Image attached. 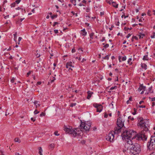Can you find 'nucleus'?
I'll use <instances>...</instances> for the list:
<instances>
[{
	"label": "nucleus",
	"instance_id": "obj_1",
	"mask_svg": "<svg viewBox=\"0 0 155 155\" xmlns=\"http://www.w3.org/2000/svg\"><path fill=\"white\" fill-rule=\"evenodd\" d=\"M141 134H136V133L131 130H126L123 132L121 136L123 140L127 139V143L125 144V147H128L130 145V147L134 144L132 143L131 140L136 138L138 140H146L147 139V137L143 132Z\"/></svg>",
	"mask_w": 155,
	"mask_h": 155
},
{
	"label": "nucleus",
	"instance_id": "obj_2",
	"mask_svg": "<svg viewBox=\"0 0 155 155\" xmlns=\"http://www.w3.org/2000/svg\"><path fill=\"white\" fill-rule=\"evenodd\" d=\"M122 127H116L114 128V131H112L110 132L108 136H106V140L110 142H113L114 141V134L120 133Z\"/></svg>",
	"mask_w": 155,
	"mask_h": 155
},
{
	"label": "nucleus",
	"instance_id": "obj_3",
	"mask_svg": "<svg viewBox=\"0 0 155 155\" xmlns=\"http://www.w3.org/2000/svg\"><path fill=\"white\" fill-rule=\"evenodd\" d=\"M140 146L137 143H134L130 148V153L131 154L136 155L140 152Z\"/></svg>",
	"mask_w": 155,
	"mask_h": 155
},
{
	"label": "nucleus",
	"instance_id": "obj_4",
	"mask_svg": "<svg viewBox=\"0 0 155 155\" xmlns=\"http://www.w3.org/2000/svg\"><path fill=\"white\" fill-rule=\"evenodd\" d=\"M64 130L66 133L71 134L74 137L76 136L77 135L76 132L77 128H74V129H72L71 127V128H70V127H69V128H68L66 126H64Z\"/></svg>",
	"mask_w": 155,
	"mask_h": 155
},
{
	"label": "nucleus",
	"instance_id": "obj_5",
	"mask_svg": "<svg viewBox=\"0 0 155 155\" xmlns=\"http://www.w3.org/2000/svg\"><path fill=\"white\" fill-rule=\"evenodd\" d=\"M137 119L138 120L137 126L141 128L145 129V130H147V126L143 118L141 117H137Z\"/></svg>",
	"mask_w": 155,
	"mask_h": 155
},
{
	"label": "nucleus",
	"instance_id": "obj_6",
	"mask_svg": "<svg viewBox=\"0 0 155 155\" xmlns=\"http://www.w3.org/2000/svg\"><path fill=\"white\" fill-rule=\"evenodd\" d=\"M81 122V124L79 126V128L81 129V130H84L86 131H88L90 128L91 126V124L90 122H87V123H86L84 122H82L81 120H80Z\"/></svg>",
	"mask_w": 155,
	"mask_h": 155
},
{
	"label": "nucleus",
	"instance_id": "obj_7",
	"mask_svg": "<svg viewBox=\"0 0 155 155\" xmlns=\"http://www.w3.org/2000/svg\"><path fill=\"white\" fill-rule=\"evenodd\" d=\"M154 137L151 136L150 142H149L147 145V149L150 150H153L155 148V141L154 140Z\"/></svg>",
	"mask_w": 155,
	"mask_h": 155
},
{
	"label": "nucleus",
	"instance_id": "obj_8",
	"mask_svg": "<svg viewBox=\"0 0 155 155\" xmlns=\"http://www.w3.org/2000/svg\"><path fill=\"white\" fill-rule=\"evenodd\" d=\"M117 124L118 127H123L124 125V120L123 121L121 117H119L117 120Z\"/></svg>",
	"mask_w": 155,
	"mask_h": 155
},
{
	"label": "nucleus",
	"instance_id": "obj_9",
	"mask_svg": "<svg viewBox=\"0 0 155 155\" xmlns=\"http://www.w3.org/2000/svg\"><path fill=\"white\" fill-rule=\"evenodd\" d=\"M80 33L81 35L84 36H86L87 34L85 29H83L81 30L80 31Z\"/></svg>",
	"mask_w": 155,
	"mask_h": 155
},
{
	"label": "nucleus",
	"instance_id": "obj_10",
	"mask_svg": "<svg viewBox=\"0 0 155 155\" xmlns=\"http://www.w3.org/2000/svg\"><path fill=\"white\" fill-rule=\"evenodd\" d=\"M102 106L101 105H100L99 107L97 108V112H100L102 111Z\"/></svg>",
	"mask_w": 155,
	"mask_h": 155
},
{
	"label": "nucleus",
	"instance_id": "obj_11",
	"mask_svg": "<svg viewBox=\"0 0 155 155\" xmlns=\"http://www.w3.org/2000/svg\"><path fill=\"white\" fill-rule=\"evenodd\" d=\"M146 89V87L144 86L143 85H141L139 89L138 90H139L140 91L141 90L142 91H145Z\"/></svg>",
	"mask_w": 155,
	"mask_h": 155
},
{
	"label": "nucleus",
	"instance_id": "obj_12",
	"mask_svg": "<svg viewBox=\"0 0 155 155\" xmlns=\"http://www.w3.org/2000/svg\"><path fill=\"white\" fill-rule=\"evenodd\" d=\"M141 66L142 68H143L145 70L147 69V65L145 63H141Z\"/></svg>",
	"mask_w": 155,
	"mask_h": 155
},
{
	"label": "nucleus",
	"instance_id": "obj_13",
	"mask_svg": "<svg viewBox=\"0 0 155 155\" xmlns=\"http://www.w3.org/2000/svg\"><path fill=\"white\" fill-rule=\"evenodd\" d=\"M112 5L113 7H114L117 8L118 7V4H117L115 2H112Z\"/></svg>",
	"mask_w": 155,
	"mask_h": 155
},
{
	"label": "nucleus",
	"instance_id": "obj_14",
	"mask_svg": "<svg viewBox=\"0 0 155 155\" xmlns=\"http://www.w3.org/2000/svg\"><path fill=\"white\" fill-rule=\"evenodd\" d=\"M38 101H35L34 102V104L36 106V108H37L38 106H39L40 105V104L38 103Z\"/></svg>",
	"mask_w": 155,
	"mask_h": 155
},
{
	"label": "nucleus",
	"instance_id": "obj_15",
	"mask_svg": "<svg viewBox=\"0 0 155 155\" xmlns=\"http://www.w3.org/2000/svg\"><path fill=\"white\" fill-rule=\"evenodd\" d=\"M143 60H148L149 58H148V55H145L144 56L143 58Z\"/></svg>",
	"mask_w": 155,
	"mask_h": 155
},
{
	"label": "nucleus",
	"instance_id": "obj_16",
	"mask_svg": "<svg viewBox=\"0 0 155 155\" xmlns=\"http://www.w3.org/2000/svg\"><path fill=\"white\" fill-rule=\"evenodd\" d=\"M81 59V57H80L78 60L79 61H81V62L82 63H83L84 61H86V59L84 58H83L82 60Z\"/></svg>",
	"mask_w": 155,
	"mask_h": 155
},
{
	"label": "nucleus",
	"instance_id": "obj_17",
	"mask_svg": "<svg viewBox=\"0 0 155 155\" xmlns=\"http://www.w3.org/2000/svg\"><path fill=\"white\" fill-rule=\"evenodd\" d=\"M54 146L55 145L54 143H51L49 145V149H53L54 148Z\"/></svg>",
	"mask_w": 155,
	"mask_h": 155
},
{
	"label": "nucleus",
	"instance_id": "obj_18",
	"mask_svg": "<svg viewBox=\"0 0 155 155\" xmlns=\"http://www.w3.org/2000/svg\"><path fill=\"white\" fill-rule=\"evenodd\" d=\"M39 151L38 153L40 155H42V150L41 147H40L39 148Z\"/></svg>",
	"mask_w": 155,
	"mask_h": 155
},
{
	"label": "nucleus",
	"instance_id": "obj_19",
	"mask_svg": "<svg viewBox=\"0 0 155 155\" xmlns=\"http://www.w3.org/2000/svg\"><path fill=\"white\" fill-rule=\"evenodd\" d=\"M14 140L15 142H18L19 143H20L21 142L20 140H19L18 138H15V139Z\"/></svg>",
	"mask_w": 155,
	"mask_h": 155
},
{
	"label": "nucleus",
	"instance_id": "obj_20",
	"mask_svg": "<svg viewBox=\"0 0 155 155\" xmlns=\"http://www.w3.org/2000/svg\"><path fill=\"white\" fill-rule=\"evenodd\" d=\"M132 61V58H129L127 61L128 63L130 65H131L132 63L131 61Z\"/></svg>",
	"mask_w": 155,
	"mask_h": 155
},
{
	"label": "nucleus",
	"instance_id": "obj_21",
	"mask_svg": "<svg viewBox=\"0 0 155 155\" xmlns=\"http://www.w3.org/2000/svg\"><path fill=\"white\" fill-rule=\"evenodd\" d=\"M140 38H142L144 36V35L141 33H140L139 35Z\"/></svg>",
	"mask_w": 155,
	"mask_h": 155
},
{
	"label": "nucleus",
	"instance_id": "obj_22",
	"mask_svg": "<svg viewBox=\"0 0 155 155\" xmlns=\"http://www.w3.org/2000/svg\"><path fill=\"white\" fill-rule=\"evenodd\" d=\"M109 55H106L105 57H103L102 58L103 59L108 60L109 59Z\"/></svg>",
	"mask_w": 155,
	"mask_h": 155
},
{
	"label": "nucleus",
	"instance_id": "obj_23",
	"mask_svg": "<svg viewBox=\"0 0 155 155\" xmlns=\"http://www.w3.org/2000/svg\"><path fill=\"white\" fill-rule=\"evenodd\" d=\"M76 0H71V2L74 4V5H76Z\"/></svg>",
	"mask_w": 155,
	"mask_h": 155
},
{
	"label": "nucleus",
	"instance_id": "obj_24",
	"mask_svg": "<svg viewBox=\"0 0 155 155\" xmlns=\"http://www.w3.org/2000/svg\"><path fill=\"white\" fill-rule=\"evenodd\" d=\"M57 16L58 15H54L51 16V17L52 19H53L54 18H57Z\"/></svg>",
	"mask_w": 155,
	"mask_h": 155
},
{
	"label": "nucleus",
	"instance_id": "obj_25",
	"mask_svg": "<svg viewBox=\"0 0 155 155\" xmlns=\"http://www.w3.org/2000/svg\"><path fill=\"white\" fill-rule=\"evenodd\" d=\"M16 5V3L15 2H14L11 5V8L14 7Z\"/></svg>",
	"mask_w": 155,
	"mask_h": 155
},
{
	"label": "nucleus",
	"instance_id": "obj_26",
	"mask_svg": "<svg viewBox=\"0 0 155 155\" xmlns=\"http://www.w3.org/2000/svg\"><path fill=\"white\" fill-rule=\"evenodd\" d=\"M134 112L132 113V114L134 115H135L136 114V112H137V109L135 108H134Z\"/></svg>",
	"mask_w": 155,
	"mask_h": 155
},
{
	"label": "nucleus",
	"instance_id": "obj_27",
	"mask_svg": "<svg viewBox=\"0 0 155 155\" xmlns=\"http://www.w3.org/2000/svg\"><path fill=\"white\" fill-rule=\"evenodd\" d=\"M99 105H100L97 104H93L94 106L96 108H97L98 107H99Z\"/></svg>",
	"mask_w": 155,
	"mask_h": 155
},
{
	"label": "nucleus",
	"instance_id": "obj_28",
	"mask_svg": "<svg viewBox=\"0 0 155 155\" xmlns=\"http://www.w3.org/2000/svg\"><path fill=\"white\" fill-rule=\"evenodd\" d=\"M15 80V78L14 77H13L12 78V79L11 80V82L12 83H13L14 82V81Z\"/></svg>",
	"mask_w": 155,
	"mask_h": 155
},
{
	"label": "nucleus",
	"instance_id": "obj_29",
	"mask_svg": "<svg viewBox=\"0 0 155 155\" xmlns=\"http://www.w3.org/2000/svg\"><path fill=\"white\" fill-rule=\"evenodd\" d=\"M117 87L116 86H115L114 87H112L110 88V90H112L114 89H116L117 88Z\"/></svg>",
	"mask_w": 155,
	"mask_h": 155
},
{
	"label": "nucleus",
	"instance_id": "obj_30",
	"mask_svg": "<svg viewBox=\"0 0 155 155\" xmlns=\"http://www.w3.org/2000/svg\"><path fill=\"white\" fill-rule=\"evenodd\" d=\"M152 87H149V88H148V92H147V93L146 92L145 94H148L149 92H150V91H151V88H152Z\"/></svg>",
	"mask_w": 155,
	"mask_h": 155
},
{
	"label": "nucleus",
	"instance_id": "obj_31",
	"mask_svg": "<svg viewBox=\"0 0 155 155\" xmlns=\"http://www.w3.org/2000/svg\"><path fill=\"white\" fill-rule=\"evenodd\" d=\"M54 134L55 136H58L60 135V134L58 133L57 131H55L54 132Z\"/></svg>",
	"mask_w": 155,
	"mask_h": 155
},
{
	"label": "nucleus",
	"instance_id": "obj_32",
	"mask_svg": "<svg viewBox=\"0 0 155 155\" xmlns=\"http://www.w3.org/2000/svg\"><path fill=\"white\" fill-rule=\"evenodd\" d=\"M128 119H130L132 120H134V118L133 117H132L131 116H129L128 117Z\"/></svg>",
	"mask_w": 155,
	"mask_h": 155
},
{
	"label": "nucleus",
	"instance_id": "obj_33",
	"mask_svg": "<svg viewBox=\"0 0 155 155\" xmlns=\"http://www.w3.org/2000/svg\"><path fill=\"white\" fill-rule=\"evenodd\" d=\"M55 80V78L54 77H53V79L51 80V81H50L51 83H53Z\"/></svg>",
	"mask_w": 155,
	"mask_h": 155
},
{
	"label": "nucleus",
	"instance_id": "obj_34",
	"mask_svg": "<svg viewBox=\"0 0 155 155\" xmlns=\"http://www.w3.org/2000/svg\"><path fill=\"white\" fill-rule=\"evenodd\" d=\"M71 66L70 63H67L66 65V68H68L69 66Z\"/></svg>",
	"mask_w": 155,
	"mask_h": 155
},
{
	"label": "nucleus",
	"instance_id": "obj_35",
	"mask_svg": "<svg viewBox=\"0 0 155 155\" xmlns=\"http://www.w3.org/2000/svg\"><path fill=\"white\" fill-rule=\"evenodd\" d=\"M94 33H91L90 35V38L92 39H93V37L94 36Z\"/></svg>",
	"mask_w": 155,
	"mask_h": 155
},
{
	"label": "nucleus",
	"instance_id": "obj_36",
	"mask_svg": "<svg viewBox=\"0 0 155 155\" xmlns=\"http://www.w3.org/2000/svg\"><path fill=\"white\" fill-rule=\"evenodd\" d=\"M76 105V103H71V104L70 106L71 107H73L74 106H75Z\"/></svg>",
	"mask_w": 155,
	"mask_h": 155
},
{
	"label": "nucleus",
	"instance_id": "obj_37",
	"mask_svg": "<svg viewBox=\"0 0 155 155\" xmlns=\"http://www.w3.org/2000/svg\"><path fill=\"white\" fill-rule=\"evenodd\" d=\"M127 57L126 56H125L124 57H123L122 58V61H125L126 60Z\"/></svg>",
	"mask_w": 155,
	"mask_h": 155
},
{
	"label": "nucleus",
	"instance_id": "obj_38",
	"mask_svg": "<svg viewBox=\"0 0 155 155\" xmlns=\"http://www.w3.org/2000/svg\"><path fill=\"white\" fill-rule=\"evenodd\" d=\"M155 32H154L153 33V35H151L150 36V37L151 38H155Z\"/></svg>",
	"mask_w": 155,
	"mask_h": 155
},
{
	"label": "nucleus",
	"instance_id": "obj_39",
	"mask_svg": "<svg viewBox=\"0 0 155 155\" xmlns=\"http://www.w3.org/2000/svg\"><path fill=\"white\" fill-rule=\"evenodd\" d=\"M132 29V28H127L126 27H125L124 28V29L125 30H128V29H129V30H131Z\"/></svg>",
	"mask_w": 155,
	"mask_h": 155
},
{
	"label": "nucleus",
	"instance_id": "obj_40",
	"mask_svg": "<svg viewBox=\"0 0 155 155\" xmlns=\"http://www.w3.org/2000/svg\"><path fill=\"white\" fill-rule=\"evenodd\" d=\"M81 143L82 144H84L85 143V141L84 140H82L81 141Z\"/></svg>",
	"mask_w": 155,
	"mask_h": 155
},
{
	"label": "nucleus",
	"instance_id": "obj_41",
	"mask_svg": "<svg viewBox=\"0 0 155 155\" xmlns=\"http://www.w3.org/2000/svg\"><path fill=\"white\" fill-rule=\"evenodd\" d=\"M109 44H106L104 46V47L105 48H107L109 47Z\"/></svg>",
	"mask_w": 155,
	"mask_h": 155
},
{
	"label": "nucleus",
	"instance_id": "obj_42",
	"mask_svg": "<svg viewBox=\"0 0 155 155\" xmlns=\"http://www.w3.org/2000/svg\"><path fill=\"white\" fill-rule=\"evenodd\" d=\"M138 107L140 108H145V105H139Z\"/></svg>",
	"mask_w": 155,
	"mask_h": 155
},
{
	"label": "nucleus",
	"instance_id": "obj_43",
	"mask_svg": "<svg viewBox=\"0 0 155 155\" xmlns=\"http://www.w3.org/2000/svg\"><path fill=\"white\" fill-rule=\"evenodd\" d=\"M21 0H16L15 1V2L18 4L20 2Z\"/></svg>",
	"mask_w": 155,
	"mask_h": 155
},
{
	"label": "nucleus",
	"instance_id": "obj_44",
	"mask_svg": "<svg viewBox=\"0 0 155 155\" xmlns=\"http://www.w3.org/2000/svg\"><path fill=\"white\" fill-rule=\"evenodd\" d=\"M39 111H38L37 110H35V111L34 112V113L35 114H38V113H39Z\"/></svg>",
	"mask_w": 155,
	"mask_h": 155
},
{
	"label": "nucleus",
	"instance_id": "obj_45",
	"mask_svg": "<svg viewBox=\"0 0 155 155\" xmlns=\"http://www.w3.org/2000/svg\"><path fill=\"white\" fill-rule=\"evenodd\" d=\"M58 23H59L57 22H55L53 25V26H54L58 24Z\"/></svg>",
	"mask_w": 155,
	"mask_h": 155
},
{
	"label": "nucleus",
	"instance_id": "obj_46",
	"mask_svg": "<svg viewBox=\"0 0 155 155\" xmlns=\"http://www.w3.org/2000/svg\"><path fill=\"white\" fill-rule=\"evenodd\" d=\"M86 1L85 0H83L82 1V3L83 4H84V5L85 4H86Z\"/></svg>",
	"mask_w": 155,
	"mask_h": 155
},
{
	"label": "nucleus",
	"instance_id": "obj_47",
	"mask_svg": "<svg viewBox=\"0 0 155 155\" xmlns=\"http://www.w3.org/2000/svg\"><path fill=\"white\" fill-rule=\"evenodd\" d=\"M90 9L89 8H87L86 9V11L87 12H89L90 11Z\"/></svg>",
	"mask_w": 155,
	"mask_h": 155
},
{
	"label": "nucleus",
	"instance_id": "obj_48",
	"mask_svg": "<svg viewBox=\"0 0 155 155\" xmlns=\"http://www.w3.org/2000/svg\"><path fill=\"white\" fill-rule=\"evenodd\" d=\"M131 35V34L129 33L127 35L126 37L127 38H128L130 37V36Z\"/></svg>",
	"mask_w": 155,
	"mask_h": 155
},
{
	"label": "nucleus",
	"instance_id": "obj_49",
	"mask_svg": "<svg viewBox=\"0 0 155 155\" xmlns=\"http://www.w3.org/2000/svg\"><path fill=\"white\" fill-rule=\"evenodd\" d=\"M45 114L43 112H42L41 114H40V116L41 117L42 116H44L45 115Z\"/></svg>",
	"mask_w": 155,
	"mask_h": 155
},
{
	"label": "nucleus",
	"instance_id": "obj_50",
	"mask_svg": "<svg viewBox=\"0 0 155 155\" xmlns=\"http://www.w3.org/2000/svg\"><path fill=\"white\" fill-rule=\"evenodd\" d=\"M54 31L55 34H57L58 32V30H54Z\"/></svg>",
	"mask_w": 155,
	"mask_h": 155
},
{
	"label": "nucleus",
	"instance_id": "obj_51",
	"mask_svg": "<svg viewBox=\"0 0 155 155\" xmlns=\"http://www.w3.org/2000/svg\"><path fill=\"white\" fill-rule=\"evenodd\" d=\"M128 15H127V16H125V15H122L121 16V17H122V18H123V17H124V18H127V17H128Z\"/></svg>",
	"mask_w": 155,
	"mask_h": 155
},
{
	"label": "nucleus",
	"instance_id": "obj_52",
	"mask_svg": "<svg viewBox=\"0 0 155 155\" xmlns=\"http://www.w3.org/2000/svg\"><path fill=\"white\" fill-rule=\"evenodd\" d=\"M31 120L33 121V122H34L35 120V119L33 117H31Z\"/></svg>",
	"mask_w": 155,
	"mask_h": 155
},
{
	"label": "nucleus",
	"instance_id": "obj_53",
	"mask_svg": "<svg viewBox=\"0 0 155 155\" xmlns=\"http://www.w3.org/2000/svg\"><path fill=\"white\" fill-rule=\"evenodd\" d=\"M151 12V11H150V10H148V12H147V14L149 15H150V13Z\"/></svg>",
	"mask_w": 155,
	"mask_h": 155
},
{
	"label": "nucleus",
	"instance_id": "obj_54",
	"mask_svg": "<svg viewBox=\"0 0 155 155\" xmlns=\"http://www.w3.org/2000/svg\"><path fill=\"white\" fill-rule=\"evenodd\" d=\"M31 72L30 71H29L28 73H27V77H28L29 75L31 74Z\"/></svg>",
	"mask_w": 155,
	"mask_h": 155
},
{
	"label": "nucleus",
	"instance_id": "obj_55",
	"mask_svg": "<svg viewBox=\"0 0 155 155\" xmlns=\"http://www.w3.org/2000/svg\"><path fill=\"white\" fill-rule=\"evenodd\" d=\"M7 0H5L4 2H3V6H4V5L6 3H7Z\"/></svg>",
	"mask_w": 155,
	"mask_h": 155
},
{
	"label": "nucleus",
	"instance_id": "obj_56",
	"mask_svg": "<svg viewBox=\"0 0 155 155\" xmlns=\"http://www.w3.org/2000/svg\"><path fill=\"white\" fill-rule=\"evenodd\" d=\"M91 97V95L89 94H88V96L87 97V99H89Z\"/></svg>",
	"mask_w": 155,
	"mask_h": 155
},
{
	"label": "nucleus",
	"instance_id": "obj_57",
	"mask_svg": "<svg viewBox=\"0 0 155 155\" xmlns=\"http://www.w3.org/2000/svg\"><path fill=\"white\" fill-rule=\"evenodd\" d=\"M76 51V50H75V49L74 48H73L72 49V53H74V52H75Z\"/></svg>",
	"mask_w": 155,
	"mask_h": 155
},
{
	"label": "nucleus",
	"instance_id": "obj_58",
	"mask_svg": "<svg viewBox=\"0 0 155 155\" xmlns=\"http://www.w3.org/2000/svg\"><path fill=\"white\" fill-rule=\"evenodd\" d=\"M133 37L134 38V39H136V40H137L138 39V38L136 36H133Z\"/></svg>",
	"mask_w": 155,
	"mask_h": 155
},
{
	"label": "nucleus",
	"instance_id": "obj_59",
	"mask_svg": "<svg viewBox=\"0 0 155 155\" xmlns=\"http://www.w3.org/2000/svg\"><path fill=\"white\" fill-rule=\"evenodd\" d=\"M107 116H108V115L107 114L105 113L104 114V117L105 118H107Z\"/></svg>",
	"mask_w": 155,
	"mask_h": 155
},
{
	"label": "nucleus",
	"instance_id": "obj_60",
	"mask_svg": "<svg viewBox=\"0 0 155 155\" xmlns=\"http://www.w3.org/2000/svg\"><path fill=\"white\" fill-rule=\"evenodd\" d=\"M78 5L80 6H81L82 5H84V4H83L82 3H79V4H78Z\"/></svg>",
	"mask_w": 155,
	"mask_h": 155
},
{
	"label": "nucleus",
	"instance_id": "obj_61",
	"mask_svg": "<svg viewBox=\"0 0 155 155\" xmlns=\"http://www.w3.org/2000/svg\"><path fill=\"white\" fill-rule=\"evenodd\" d=\"M117 21H117V23L116 24V25L117 26H119V22L118 19H117Z\"/></svg>",
	"mask_w": 155,
	"mask_h": 155
},
{
	"label": "nucleus",
	"instance_id": "obj_62",
	"mask_svg": "<svg viewBox=\"0 0 155 155\" xmlns=\"http://www.w3.org/2000/svg\"><path fill=\"white\" fill-rule=\"evenodd\" d=\"M114 25H112L111 26V27L110 28H109V29L110 30H112V28H114Z\"/></svg>",
	"mask_w": 155,
	"mask_h": 155
},
{
	"label": "nucleus",
	"instance_id": "obj_63",
	"mask_svg": "<svg viewBox=\"0 0 155 155\" xmlns=\"http://www.w3.org/2000/svg\"><path fill=\"white\" fill-rule=\"evenodd\" d=\"M104 15V12H100V15H101V16L103 15Z\"/></svg>",
	"mask_w": 155,
	"mask_h": 155
},
{
	"label": "nucleus",
	"instance_id": "obj_64",
	"mask_svg": "<svg viewBox=\"0 0 155 155\" xmlns=\"http://www.w3.org/2000/svg\"><path fill=\"white\" fill-rule=\"evenodd\" d=\"M40 54H38V53L36 54V56L37 58H38L40 56Z\"/></svg>",
	"mask_w": 155,
	"mask_h": 155
}]
</instances>
